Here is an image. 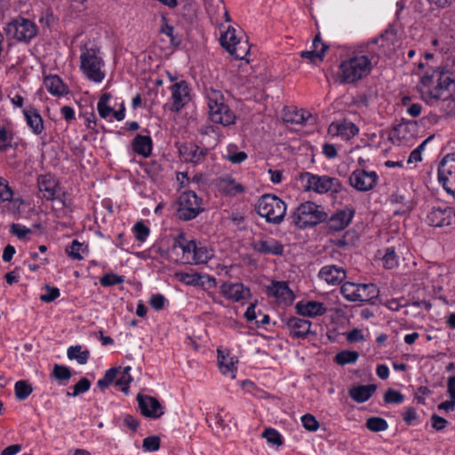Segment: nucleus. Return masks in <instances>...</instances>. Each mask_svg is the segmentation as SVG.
I'll return each mask as SVG.
<instances>
[{
  "instance_id": "4468645a",
  "label": "nucleus",
  "mask_w": 455,
  "mask_h": 455,
  "mask_svg": "<svg viewBox=\"0 0 455 455\" xmlns=\"http://www.w3.org/2000/svg\"><path fill=\"white\" fill-rule=\"evenodd\" d=\"M378 180L375 172H366L363 169L354 171L349 177L350 185L358 191H369L374 188Z\"/></svg>"
},
{
  "instance_id": "09e8293b",
  "label": "nucleus",
  "mask_w": 455,
  "mask_h": 455,
  "mask_svg": "<svg viewBox=\"0 0 455 455\" xmlns=\"http://www.w3.org/2000/svg\"><path fill=\"white\" fill-rule=\"evenodd\" d=\"M404 396L396 390L388 388L384 395V401L387 403L400 404L403 402Z\"/></svg>"
},
{
  "instance_id": "6ab92c4d",
  "label": "nucleus",
  "mask_w": 455,
  "mask_h": 455,
  "mask_svg": "<svg viewBox=\"0 0 455 455\" xmlns=\"http://www.w3.org/2000/svg\"><path fill=\"white\" fill-rule=\"evenodd\" d=\"M267 294L275 297L279 303L289 304L294 299L293 292L285 282L273 281L267 287Z\"/></svg>"
},
{
  "instance_id": "7c9ffc66",
  "label": "nucleus",
  "mask_w": 455,
  "mask_h": 455,
  "mask_svg": "<svg viewBox=\"0 0 455 455\" xmlns=\"http://www.w3.org/2000/svg\"><path fill=\"white\" fill-rule=\"evenodd\" d=\"M357 301L371 302L379 296V289L374 283H360Z\"/></svg>"
},
{
  "instance_id": "0e129e2a",
  "label": "nucleus",
  "mask_w": 455,
  "mask_h": 455,
  "mask_svg": "<svg viewBox=\"0 0 455 455\" xmlns=\"http://www.w3.org/2000/svg\"><path fill=\"white\" fill-rule=\"evenodd\" d=\"M403 419L407 425H413L418 419L416 410L412 407L407 408L403 413Z\"/></svg>"
},
{
  "instance_id": "c85d7f7f",
  "label": "nucleus",
  "mask_w": 455,
  "mask_h": 455,
  "mask_svg": "<svg viewBox=\"0 0 455 455\" xmlns=\"http://www.w3.org/2000/svg\"><path fill=\"white\" fill-rule=\"evenodd\" d=\"M375 390L374 385H361L352 387L349 395L356 403H364L371 397Z\"/></svg>"
},
{
  "instance_id": "b1692460",
  "label": "nucleus",
  "mask_w": 455,
  "mask_h": 455,
  "mask_svg": "<svg viewBox=\"0 0 455 455\" xmlns=\"http://www.w3.org/2000/svg\"><path fill=\"white\" fill-rule=\"evenodd\" d=\"M318 276L329 284L338 285L346 278V272L341 267L328 265L321 268Z\"/></svg>"
},
{
  "instance_id": "1a4fd4ad",
  "label": "nucleus",
  "mask_w": 455,
  "mask_h": 455,
  "mask_svg": "<svg viewBox=\"0 0 455 455\" xmlns=\"http://www.w3.org/2000/svg\"><path fill=\"white\" fill-rule=\"evenodd\" d=\"M204 211L203 199L194 191L183 192L179 198L177 217L180 220L188 221L196 219Z\"/></svg>"
},
{
  "instance_id": "5fc2aeb1",
  "label": "nucleus",
  "mask_w": 455,
  "mask_h": 455,
  "mask_svg": "<svg viewBox=\"0 0 455 455\" xmlns=\"http://www.w3.org/2000/svg\"><path fill=\"white\" fill-rule=\"evenodd\" d=\"M311 117L310 113H308L306 110L300 109L296 110L293 113V116L290 118H287V122L297 124H305L309 118Z\"/></svg>"
},
{
  "instance_id": "cd10ccee",
  "label": "nucleus",
  "mask_w": 455,
  "mask_h": 455,
  "mask_svg": "<svg viewBox=\"0 0 455 455\" xmlns=\"http://www.w3.org/2000/svg\"><path fill=\"white\" fill-rule=\"evenodd\" d=\"M218 363L222 374L229 376L231 379L235 378L236 361L234 357L229 356L228 354L225 355L223 351L218 349Z\"/></svg>"
},
{
  "instance_id": "a18cd8bd",
  "label": "nucleus",
  "mask_w": 455,
  "mask_h": 455,
  "mask_svg": "<svg viewBox=\"0 0 455 455\" xmlns=\"http://www.w3.org/2000/svg\"><path fill=\"white\" fill-rule=\"evenodd\" d=\"M328 49V45H323L319 52L316 51H304L301 52L300 56L304 59L309 60L311 62L316 60L322 61L323 60L325 52Z\"/></svg>"
},
{
  "instance_id": "393cba45",
  "label": "nucleus",
  "mask_w": 455,
  "mask_h": 455,
  "mask_svg": "<svg viewBox=\"0 0 455 455\" xmlns=\"http://www.w3.org/2000/svg\"><path fill=\"white\" fill-rule=\"evenodd\" d=\"M175 276L180 282L185 283L186 285H191V286L202 285L203 286L204 284V283L202 282V279H204V278H206L207 282L212 287H215L217 284L216 279L213 276H211L209 275H201L196 272H194V273L177 272L175 274Z\"/></svg>"
},
{
  "instance_id": "37998d69",
  "label": "nucleus",
  "mask_w": 455,
  "mask_h": 455,
  "mask_svg": "<svg viewBox=\"0 0 455 455\" xmlns=\"http://www.w3.org/2000/svg\"><path fill=\"white\" fill-rule=\"evenodd\" d=\"M52 375L60 381H68L71 378V371L68 367L60 364H55Z\"/></svg>"
},
{
  "instance_id": "4d7b16f0",
  "label": "nucleus",
  "mask_w": 455,
  "mask_h": 455,
  "mask_svg": "<svg viewBox=\"0 0 455 455\" xmlns=\"http://www.w3.org/2000/svg\"><path fill=\"white\" fill-rule=\"evenodd\" d=\"M91 382L86 378H82L75 386L72 394L68 393V395L76 396L83 394L90 389Z\"/></svg>"
},
{
  "instance_id": "2f4dec72",
  "label": "nucleus",
  "mask_w": 455,
  "mask_h": 455,
  "mask_svg": "<svg viewBox=\"0 0 455 455\" xmlns=\"http://www.w3.org/2000/svg\"><path fill=\"white\" fill-rule=\"evenodd\" d=\"M379 254L381 255V260L385 268L393 269L398 266L399 257L394 247L386 248L383 253L379 251Z\"/></svg>"
},
{
  "instance_id": "a19ab883",
  "label": "nucleus",
  "mask_w": 455,
  "mask_h": 455,
  "mask_svg": "<svg viewBox=\"0 0 455 455\" xmlns=\"http://www.w3.org/2000/svg\"><path fill=\"white\" fill-rule=\"evenodd\" d=\"M124 282L123 275H118L114 273H108L100 279V283L104 287L121 284Z\"/></svg>"
},
{
  "instance_id": "ddd939ff",
  "label": "nucleus",
  "mask_w": 455,
  "mask_h": 455,
  "mask_svg": "<svg viewBox=\"0 0 455 455\" xmlns=\"http://www.w3.org/2000/svg\"><path fill=\"white\" fill-rule=\"evenodd\" d=\"M455 220V212L449 206H434L428 212L426 221L429 226H450Z\"/></svg>"
},
{
  "instance_id": "13d9d810",
  "label": "nucleus",
  "mask_w": 455,
  "mask_h": 455,
  "mask_svg": "<svg viewBox=\"0 0 455 455\" xmlns=\"http://www.w3.org/2000/svg\"><path fill=\"white\" fill-rule=\"evenodd\" d=\"M83 244L74 240L69 246L67 247V253L74 259H82L83 257L80 254V251L82 250Z\"/></svg>"
},
{
  "instance_id": "e433bc0d",
  "label": "nucleus",
  "mask_w": 455,
  "mask_h": 455,
  "mask_svg": "<svg viewBox=\"0 0 455 455\" xmlns=\"http://www.w3.org/2000/svg\"><path fill=\"white\" fill-rule=\"evenodd\" d=\"M250 48L247 41H237L234 47H231L228 52L237 60H243L249 53Z\"/></svg>"
},
{
  "instance_id": "774afa93",
  "label": "nucleus",
  "mask_w": 455,
  "mask_h": 455,
  "mask_svg": "<svg viewBox=\"0 0 455 455\" xmlns=\"http://www.w3.org/2000/svg\"><path fill=\"white\" fill-rule=\"evenodd\" d=\"M227 158L233 164H240L247 158V155L243 151L229 153Z\"/></svg>"
},
{
  "instance_id": "8fccbe9b",
  "label": "nucleus",
  "mask_w": 455,
  "mask_h": 455,
  "mask_svg": "<svg viewBox=\"0 0 455 455\" xmlns=\"http://www.w3.org/2000/svg\"><path fill=\"white\" fill-rule=\"evenodd\" d=\"M224 182L227 184L224 191L228 195L235 196L243 192L244 190L241 184L236 183L235 180L230 177L224 180Z\"/></svg>"
},
{
  "instance_id": "39448f33",
  "label": "nucleus",
  "mask_w": 455,
  "mask_h": 455,
  "mask_svg": "<svg viewBox=\"0 0 455 455\" xmlns=\"http://www.w3.org/2000/svg\"><path fill=\"white\" fill-rule=\"evenodd\" d=\"M257 213L265 218L267 222L275 225L280 224L286 214V204L278 196L266 194L256 204Z\"/></svg>"
},
{
  "instance_id": "3c124183",
  "label": "nucleus",
  "mask_w": 455,
  "mask_h": 455,
  "mask_svg": "<svg viewBox=\"0 0 455 455\" xmlns=\"http://www.w3.org/2000/svg\"><path fill=\"white\" fill-rule=\"evenodd\" d=\"M430 140H431V137H428L427 139L423 140L419 146H418L414 150H412L411 152L408 161H407L408 164L418 163L422 160V157H421L422 151L425 149L426 145L427 144V142Z\"/></svg>"
},
{
  "instance_id": "423d86ee",
  "label": "nucleus",
  "mask_w": 455,
  "mask_h": 455,
  "mask_svg": "<svg viewBox=\"0 0 455 455\" xmlns=\"http://www.w3.org/2000/svg\"><path fill=\"white\" fill-rule=\"evenodd\" d=\"M299 180L306 191H314L317 194L339 193L342 189L340 181L337 178L326 175L319 176L311 172H302Z\"/></svg>"
},
{
  "instance_id": "20e7f679",
  "label": "nucleus",
  "mask_w": 455,
  "mask_h": 455,
  "mask_svg": "<svg viewBox=\"0 0 455 455\" xmlns=\"http://www.w3.org/2000/svg\"><path fill=\"white\" fill-rule=\"evenodd\" d=\"M210 119L215 124L228 126L235 124V116L225 103L220 91L210 89L205 92Z\"/></svg>"
},
{
  "instance_id": "412c9836",
  "label": "nucleus",
  "mask_w": 455,
  "mask_h": 455,
  "mask_svg": "<svg viewBox=\"0 0 455 455\" xmlns=\"http://www.w3.org/2000/svg\"><path fill=\"white\" fill-rule=\"evenodd\" d=\"M286 326L289 329L290 336L293 339H306L311 333V322L308 320L290 317L286 321Z\"/></svg>"
},
{
  "instance_id": "f257e3e1",
  "label": "nucleus",
  "mask_w": 455,
  "mask_h": 455,
  "mask_svg": "<svg viewBox=\"0 0 455 455\" xmlns=\"http://www.w3.org/2000/svg\"><path fill=\"white\" fill-rule=\"evenodd\" d=\"M389 32L386 30L379 37L359 45L348 53L339 65L338 76L341 84H355L368 76L379 62L382 48Z\"/></svg>"
},
{
  "instance_id": "c03bdc74",
  "label": "nucleus",
  "mask_w": 455,
  "mask_h": 455,
  "mask_svg": "<svg viewBox=\"0 0 455 455\" xmlns=\"http://www.w3.org/2000/svg\"><path fill=\"white\" fill-rule=\"evenodd\" d=\"M13 140V132L4 126H0V152H5Z\"/></svg>"
},
{
  "instance_id": "603ef678",
  "label": "nucleus",
  "mask_w": 455,
  "mask_h": 455,
  "mask_svg": "<svg viewBox=\"0 0 455 455\" xmlns=\"http://www.w3.org/2000/svg\"><path fill=\"white\" fill-rule=\"evenodd\" d=\"M132 229L136 239L140 242H144L149 235V228L142 222H137Z\"/></svg>"
},
{
  "instance_id": "f704fd0d",
  "label": "nucleus",
  "mask_w": 455,
  "mask_h": 455,
  "mask_svg": "<svg viewBox=\"0 0 455 455\" xmlns=\"http://www.w3.org/2000/svg\"><path fill=\"white\" fill-rule=\"evenodd\" d=\"M33 392V387L28 380H18L14 385V393L17 400H26Z\"/></svg>"
},
{
  "instance_id": "58836bf2",
  "label": "nucleus",
  "mask_w": 455,
  "mask_h": 455,
  "mask_svg": "<svg viewBox=\"0 0 455 455\" xmlns=\"http://www.w3.org/2000/svg\"><path fill=\"white\" fill-rule=\"evenodd\" d=\"M237 41L240 40L236 38L235 29L231 27H228L227 31L220 37V44L227 51L234 47Z\"/></svg>"
},
{
  "instance_id": "864d4df0",
  "label": "nucleus",
  "mask_w": 455,
  "mask_h": 455,
  "mask_svg": "<svg viewBox=\"0 0 455 455\" xmlns=\"http://www.w3.org/2000/svg\"><path fill=\"white\" fill-rule=\"evenodd\" d=\"M161 440L156 435L146 437L143 440L142 447L148 451H156L160 448Z\"/></svg>"
},
{
  "instance_id": "052dcab7",
  "label": "nucleus",
  "mask_w": 455,
  "mask_h": 455,
  "mask_svg": "<svg viewBox=\"0 0 455 455\" xmlns=\"http://www.w3.org/2000/svg\"><path fill=\"white\" fill-rule=\"evenodd\" d=\"M166 299L164 295L157 293L151 296L149 305L156 310H161L164 307Z\"/></svg>"
},
{
  "instance_id": "4c0bfd02",
  "label": "nucleus",
  "mask_w": 455,
  "mask_h": 455,
  "mask_svg": "<svg viewBox=\"0 0 455 455\" xmlns=\"http://www.w3.org/2000/svg\"><path fill=\"white\" fill-rule=\"evenodd\" d=\"M358 353L355 351L343 350L335 355V362L339 365L354 363L358 359Z\"/></svg>"
},
{
  "instance_id": "72a5a7b5",
  "label": "nucleus",
  "mask_w": 455,
  "mask_h": 455,
  "mask_svg": "<svg viewBox=\"0 0 455 455\" xmlns=\"http://www.w3.org/2000/svg\"><path fill=\"white\" fill-rule=\"evenodd\" d=\"M67 355L69 359H76L80 364H85L90 357V352L82 350V347L79 345L69 347Z\"/></svg>"
},
{
  "instance_id": "f8f14e48",
  "label": "nucleus",
  "mask_w": 455,
  "mask_h": 455,
  "mask_svg": "<svg viewBox=\"0 0 455 455\" xmlns=\"http://www.w3.org/2000/svg\"><path fill=\"white\" fill-rule=\"evenodd\" d=\"M37 187L42 197L48 201L58 200L62 194L58 180L51 174L40 175L37 178Z\"/></svg>"
},
{
  "instance_id": "69168bd1",
  "label": "nucleus",
  "mask_w": 455,
  "mask_h": 455,
  "mask_svg": "<svg viewBox=\"0 0 455 455\" xmlns=\"http://www.w3.org/2000/svg\"><path fill=\"white\" fill-rule=\"evenodd\" d=\"M432 420V427L435 428L437 431H441L445 428L447 425V420L438 415H432L431 417Z\"/></svg>"
},
{
  "instance_id": "ea45409f",
  "label": "nucleus",
  "mask_w": 455,
  "mask_h": 455,
  "mask_svg": "<svg viewBox=\"0 0 455 455\" xmlns=\"http://www.w3.org/2000/svg\"><path fill=\"white\" fill-rule=\"evenodd\" d=\"M366 427L372 432H380L387 430L388 427V424L382 418L371 417L367 419Z\"/></svg>"
},
{
  "instance_id": "f03ea898",
  "label": "nucleus",
  "mask_w": 455,
  "mask_h": 455,
  "mask_svg": "<svg viewBox=\"0 0 455 455\" xmlns=\"http://www.w3.org/2000/svg\"><path fill=\"white\" fill-rule=\"evenodd\" d=\"M421 84L422 93L427 94L430 100H446L450 87L454 84V77L449 71L434 70L421 78Z\"/></svg>"
},
{
  "instance_id": "7ed1b4c3",
  "label": "nucleus",
  "mask_w": 455,
  "mask_h": 455,
  "mask_svg": "<svg viewBox=\"0 0 455 455\" xmlns=\"http://www.w3.org/2000/svg\"><path fill=\"white\" fill-rule=\"evenodd\" d=\"M105 62L96 46L84 44L81 46L80 69L84 76L94 83H101L105 78L103 70Z\"/></svg>"
},
{
  "instance_id": "473e14b6",
  "label": "nucleus",
  "mask_w": 455,
  "mask_h": 455,
  "mask_svg": "<svg viewBox=\"0 0 455 455\" xmlns=\"http://www.w3.org/2000/svg\"><path fill=\"white\" fill-rule=\"evenodd\" d=\"M212 257V251L208 250V248L202 243H196L194 255L191 257V259L194 260L196 264L207 263Z\"/></svg>"
},
{
  "instance_id": "9b49d317",
  "label": "nucleus",
  "mask_w": 455,
  "mask_h": 455,
  "mask_svg": "<svg viewBox=\"0 0 455 455\" xmlns=\"http://www.w3.org/2000/svg\"><path fill=\"white\" fill-rule=\"evenodd\" d=\"M438 181L455 197V152L446 155L438 165Z\"/></svg>"
},
{
  "instance_id": "aec40b11",
  "label": "nucleus",
  "mask_w": 455,
  "mask_h": 455,
  "mask_svg": "<svg viewBox=\"0 0 455 455\" xmlns=\"http://www.w3.org/2000/svg\"><path fill=\"white\" fill-rule=\"evenodd\" d=\"M296 311L299 315L306 317H315L323 315L327 307L322 302L308 300L299 301L295 306Z\"/></svg>"
},
{
  "instance_id": "c9c22d12",
  "label": "nucleus",
  "mask_w": 455,
  "mask_h": 455,
  "mask_svg": "<svg viewBox=\"0 0 455 455\" xmlns=\"http://www.w3.org/2000/svg\"><path fill=\"white\" fill-rule=\"evenodd\" d=\"M360 283L347 282L342 284L340 292L348 301H357Z\"/></svg>"
},
{
  "instance_id": "c756f323",
  "label": "nucleus",
  "mask_w": 455,
  "mask_h": 455,
  "mask_svg": "<svg viewBox=\"0 0 455 455\" xmlns=\"http://www.w3.org/2000/svg\"><path fill=\"white\" fill-rule=\"evenodd\" d=\"M44 84L46 90L54 96H62L67 93V87L62 80L56 75L44 78Z\"/></svg>"
},
{
  "instance_id": "e2e57ef3",
  "label": "nucleus",
  "mask_w": 455,
  "mask_h": 455,
  "mask_svg": "<svg viewBox=\"0 0 455 455\" xmlns=\"http://www.w3.org/2000/svg\"><path fill=\"white\" fill-rule=\"evenodd\" d=\"M347 339L348 342L353 343L363 341L365 339L362 330L353 329L351 331L347 333Z\"/></svg>"
},
{
  "instance_id": "6e6552de",
  "label": "nucleus",
  "mask_w": 455,
  "mask_h": 455,
  "mask_svg": "<svg viewBox=\"0 0 455 455\" xmlns=\"http://www.w3.org/2000/svg\"><path fill=\"white\" fill-rule=\"evenodd\" d=\"M6 35L20 43L28 44L38 33V28L32 20L18 17L6 24Z\"/></svg>"
},
{
  "instance_id": "49530a36",
  "label": "nucleus",
  "mask_w": 455,
  "mask_h": 455,
  "mask_svg": "<svg viewBox=\"0 0 455 455\" xmlns=\"http://www.w3.org/2000/svg\"><path fill=\"white\" fill-rule=\"evenodd\" d=\"M13 192L8 182L0 177V204L10 202L12 199Z\"/></svg>"
},
{
  "instance_id": "680f3d73",
  "label": "nucleus",
  "mask_w": 455,
  "mask_h": 455,
  "mask_svg": "<svg viewBox=\"0 0 455 455\" xmlns=\"http://www.w3.org/2000/svg\"><path fill=\"white\" fill-rule=\"evenodd\" d=\"M11 232L15 235L18 238L22 239L24 238L28 234L31 233V229L26 228L23 225L20 224H12L11 226Z\"/></svg>"
},
{
  "instance_id": "6e6d98bb",
  "label": "nucleus",
  "mask_w": 455,
  "mask_h": 455,
  "mask_svg": "<svg viewBox=\"0 0 455 455\" xmlns=\"http://www.w3.org/2000/svg\"><path fill=\"white\" fill-rule=\"evenodd\" d=\"M303 427L311 432L316 431L319 428V423L312 414H305L301 417Z\"/></svg>"
},
{
  "instance_id": "dca6fc26",
  "label": "nucleus",
  "mask_w": 455,
  "mask_h": 455,
  "mask_svg": "<svg viewBox=\"0 0 455 455\" xmlns=\"http://www.w3.org/2000/svg\"><path fill=\"white\" fill-rule=\"evenodd\" d=\"M137 401L140 410L144 416L157 419L164 414L163 407L156 398L139 394Z\"/></svg>"
},
{
  "instance_id": "9d476101",
  "label": "nucleus",
  "mask_w": 455,
  "mask_h": 455,
  "mask_svg": "<svg viewBox=\"0 0 455 455\" xmlns=\"http://www.w3.org/2000/svg\"><path fill=\"white\" fill-rule=\"evenodd\" d=\"M170 91L172 95L165 107L172 113H179L192 100L191 88L185 80L172 84Z\"/></svg>"
},
{
  "instance_id": "4be33fe9",
  "label": "nucleus",
  "mask_w": 455,
  "mask_h": 455,
  "mask_svg": "<svg viewBox=\"0 0 455 455\" xmlns=\"http://www.w3.org/2000/svg\"><path fill=\"white\" fill-rule=\"evenodd\" d=\"M355 215L353 208L346 207L334 213L328 221L329 229L332 231H339L347 228L351 222Z\"/></svg>"
},
{
  "instance_id": "79ce46f5",
  "label": "nucleus",
  "mask_w": 455,
  "mask_h": 455,
  "mask_svg": "<svg viewBox=\"0 0 455 455\" xmlns=\"http://www.w3.org/2000/svg\"><path fill=\"white\" fill-rule=\"evenodd\" d=\"M118 369L111 368L108 370L104 377L98 380L97 386L101 390L106 389L117 377Z\"/></svg>"
},
{
  "instance_id": "bf43d9fd",
  "label": "nucleus",
  "mask_w": 455,
  "mask_h": 455,
  "mask_svg": "<svg viewBox=\"0 0 455 455\" xmlns=\"http://www.w3.org/2000/svg\"><path fill=\"white\" fill-rule=\"evenodd\" d=\"M46 293L40 295V299L44 302H52L60 296V290L57 287L46 285Z\"/></svg>"
},
{
  "instance_id": "a878e982",
  "label": "nucleus",
  "mask_w": 455,
  "mask_h": 455,
  "mask_svg": "<svg viewBox=\"0 0 455 455\" xmlns=\"http://www.w3.org/2000/svg\"><path fill=\"white\" fill-rule=\"evenodd\" d=\"M23 115L31 132L36 135L41 134L44 126L39 112L34 107H28L23 109Z\"/></svg>"
},
{
  "instance_id": "de8ad7c7",
  "label": "nucleus",
  "mask_w": 455,
  "mask_h": 455,
  "mask_svg": "<svg viewBox=\"0 0 455 455\" xmlns=\"http://www.w3.org/2000/svg\"><path fill=\"white\" fill-rule=\"evenodd\" d=\"M262 436L267 439V443L280 446L283 443L281 435L274 428H266Z\"/></svg>"
},
{
  "instance_id": "5701e85b",
  "label": "nucleus",
  "mask_w": 455,
  "mask_h": 455,
  "mask_svg": "<svg viewBox=\"0 0 455 455\" xmlns=\"http://www.w3.org/2000/svg\"><path fill=\"white\" fill-rule=\"evenodd\" d=\"M329 132L348 140L359 132V128L354 123L344 120L339 123H332L329 127Z\"/></svg>"
},
{
  "instance_id": "bb28decb",
  "label": "nucleus",
  "mask_w": 455,
  "mask_h": 455,
  "mask_svg": "<svg viewBox=\"0 0 455 455\" xmlns=\"http://www.w3.org/2000/svg\"><path fill=\"white\" fill-rule=\"evenodd\" d=\"M132 144L136 154L144 157H148L151 155L153 142L150 136L137 134Z\"/></svg>"
},
{
  "instance_id": "338daca9",
  "label": "nucleus",
  "mask_w": 455,
  "mask_h": 455,
  "mask_svg": "<svg viewBox=\"0 0 455 455\" xmlns=\"http://www.w3.org/2000/svg\"><path fill=\"white\" fill-rule=\"evenodd\" d=\"M407 130V125L406 124H398L397 126H395L391 133V139L392 140H401L402 139L404 138V132Z\"/></svg>"
},
{
  "instance_id": "0eeeda50",
  "label": "nucleus",
  "mask_w": 455,
  "mask_h": 455,
  "mask_svg": "<svg viewBox=\"0 0 455 455\" xmlns=\"http://www.w3.org/2000/svg\"><path fill=\"white\" fill-rule=\"evenodd\" d=\"M291 222L299 228L315 226L327 219V213L321 205L313 202L301 204L291 216Z\"/></svg>"
},
{
  "instance_id": "f3484780",
  "label": "nucleus",
  "mask_w": 455,
  "mask_h": 455,
  "mask_svg": "<svg viewBox=\"0 0 455 455\" xmlns=\"http://www.w3.org/2000/svg\"><path fill=\"white\" fill-rule=\"evenodd\" d=\"M251 246L254 251L261 254L280 256L283 253V243L272 237L256 240Z\"/></svg>"
},
{
  "instance_id": "2eb2a0df",
  "label": "nucleus",
  "mask_w": 455,
  "mask_h": 455,
  "mask_svg": "<svg viewBox=\"0 0 455 455\" xmlns=\"http://www.w3.org/2000/svg\"><path fill=\"white\" fill-rule=\"evenodd\" d=\"M220 293L233 302H243L251 297V291L243 283L236 282H224L220 287Z\"/></svg>"
},
{
  "instance_id": "a211bd4d",
  "label": "nucleus",
  "mask_w": 455,
  "mask_h": 455,
  "mask_svg": "<svg viewBox=\"0 0 455 455\" xmlns=\"http://www.w3.org/2000/svg\"><path fill=\"white\" fill-rule=\"evenodd\" d=\"M180 153L185 162L199 164L204 161L208 149L190 143L180 147Z\"/></svg>"
}]
</instances>
